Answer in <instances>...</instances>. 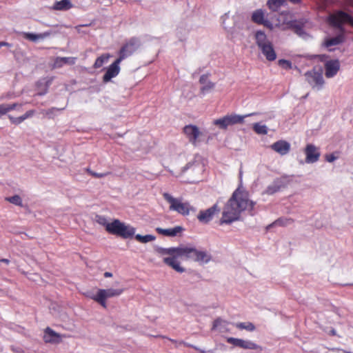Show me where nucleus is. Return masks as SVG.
I'll list each match as a JSON object with an SVG mask.
<instances>
[{"label":"nucleus","instance_id":"obj_35","mask_svg":"<svg viewBox=\"0 0 353 353\" xmlns=\"http://www.w3.org/2000/svg\"><path fill=\"white\" fill-rule=\"evenodd\" d=\"M284 2L285 0H268V6L271 10L276 12L283 5Z\"/></svg>","mask_w":353,"mask_h":353},{"label":"nucleus","instance_id":"obj_55","mask_svg":"<svg viewBox=\"0 0 353 353\" xmlns=\"http://www.w3.org/2000/svg\"><path fill=\"white\" fill-rule=\"evenodd\" d=\"M344 2L348 5L353 7V0H345Z\"/></svg>","mask_w":353,"mask_h":353},{"label":"nucleus","instance_id":"obj_25","mask_svg":"<svg viewBox=\"0 0 353 353\" xmlns=\"http://www.w3.org/2000/svg\"><path fill=\"white\" fill-rule=\"evenodd\" d=\"M76 61L74 57H57L54 61L53 68H59L65 64L74 65Z\"/></svg>","mask_w":353,"mask_h":353},{"label":"nucleus","instance_id":"obj_17","mask_svg":"<svg viewBox=\"0 0 353 353\" xmlns=\"http://www.w3.org/2000/svg\"><path fill=\"white\" fill-rule=\"evenodd\" d=\"M184 230L182 226H176L172 228L163 229L161 228H157L156 231L162 235L167 236H176Z\"/></svg>","mask_w":353,"mask_h":353},{"label":"nucleus","instance_id":"obj_42","mask_svg":"<svg viewBox=\"0 0 353 353\" xmlns=\"http://www.w3.org/2000/svg\"><path fill=\"white\" fill-rule=\"evenodd\" d=\"M94 221L99 225L104 226L105 230L107 229V225L110 223L107 218L102 215H96L94 217Z\"/></svg>","mask_w":353,"mask_h":353},{"label":"nucleus","instance_id":"obj_18","mask_svg":"<svg viewBox=\"0 0 353 353\" xmlns=\"http://www.w3.org/2000/svg\"><path fill=\"white\" fill-rule=\"evenodd\" d=\"M182 248L183 246L176 248L172 247L169 248L157 247L156 248V251L161 255H169L170 256H172L176 255H181L182 254Z\"/></svg>","mask_w":353,"mask_h":353},{"label":"nucleus","instance_id":"obj_45","mask_svg":"<svg viewBox=\"0 0 353 353\" xmlns=\"http://www.w3.org/2000/svg\"><path fill=\"white\" fill-rule=\"evenodd\" d=\"M279 65L285 69H290L292 68V63L285 59H280L279 61Z\"/></svg>","mask_w":353,"mask_h":353},{"label":"nucleus","instance_id":"obj_33","mask_svg":"<svg viewBox=\"0 0 353 353\" xmlns=\"http://www.w3.org/2000/svg\"><path fill=\"white\" fill-rule=\"evenodd\" d=\"M65 108H51L48 110H42L41 113L44 116L48 117V119H53L57 115V112L64 110Z\"/></svg>","mask_w":353,"mask_h":353},{"label":"nucleus","instance_id":"obj_2","mask_svg":"<svg viewBox=\"0 0 353 353\" xmlns=\"http://www.w3.org/2000/svg\"><path fill=\"white\" fill-rule=\"evenodd\" d=\"M165 200L170 203V210L175 211L180 214L187 216L190 212H195L196 209L188 202H183L182 198H174L170 194L165 192L163 194Z\"/></svg>","mask_w":353,"mask_h":353},{"label":"nucleus","instance_id":"obj_56","mask_svg":"<svg viewBox=\"0 0 353 353\" xmlns=\"http://www.w3.org/2000/svg\"><path fill=\"white\" fill-rule=\"evenodd\" d=\"M112 276V274L111 272H105L104 273V276L105 277H111Z\"/></svg>","mask_w":353,"mask_h":353},{"label":"nucleus","instance_id":"obj_6","mask_svg":"<svg viewBox=\"0 0 353 353\" xmlns=\"http://www.w3.org/2000/svg\"><path fill=\"white\" fill-rule=\"evenodd\" d=\"M329 22L332 26L337 28L341 31L343 30L342 25L344 23H349L353 26V18L347 13L341 10L330 14Z\"/></svg>","mask_w":353,"mask_h":353},{"label":"nucleus","instance_id":"obj_4","mask_svg":"<svg viewBox=\"0 0 353 353\" xmlns=\"http://www.w3.org/2000/svg\"><path fill=\"white\" fill-rule=\"evenodd\" d=\"M181 254H185V259H190L201 264L208 263L212 259L208 252L187 246H183Z\"/></svg>","mask_w":353,"mask_h":353},{"label":"nucleus","instance_id":"obj_47","mask_svg":"<svg viewBox=\"0 0 353 353\" xmlns=\"http://www.w3.org/2000/svg\"><path fill=\"white\" fill-rule=\"evenodd\" d=\"M6 105V112L7 113L11 110H13L14 109H15V108L17 106H18V103H12V104H5Z\"/></svg>","mask_w":353,"mask_h":353},{"label":"nucleus","instance_id":"obj_23","mask_svg":"<svg viewBox=\"0 0 353 353\" xmlns=\"http://www.w3.org/2000/svg\"><path fill=\"white\" fill-rule=\"evenodd\" d=\"M256 43L259 48L272 43V42L268 39L266 34L263 31H256L254 35Z\"/></svg>","mask_w":353,"mask_h":353},{"label":"nucleus","instance_id":"obj_48","mask_svg":"<svg viewBox=\"0 0 353 353\" xmlns=\"http://www.w3.org/2000/svg\"><path fill=\"white\" fill-rule=\"evenodd\" d=\"M229 18V13H225L224 15H223L221 17V20H222V25L223 26V28L225 29V30H228V27L226 26L225 25V20Z\"/></svg>","mask_w":353,"mask_h":353},{"label":"nucleus","instance_id":"obj_58","mask_svg":"<svg viewBox=\"0 0 353 353\" xmlns=\"http://www.w3.org/2000/svg\"><path fill=\"white\" fill-rule=\"evenodd\" d=\"M292 3H299L301 0H289Z\"/></svg>","mask_w":353,"mask_h":353},{"label":"nucleus","instance_id":"obj_40","mask_svg":"<svg viewBox=\"0 0 353 353\" xmlns=\"http://www.w3.org/2000/svg\"><path fill=\"white\" fill-rule=\"evenodd\" d=\"M343 37L341 35L336 36L335 37L326 40L325 45L326 47H330L333 46H336L342 43Z\"/></svg>","mask_w":353,"mask_h":353},{"label":"nucleus","instance_id":"obj_5","mask_svg":"<svg viewBox=\"0 0 353 353\" xmlns=\"http://www.w3.org/2000/svg\"><path fill=\"white\" fill-rule=\"evenodd\" d=\"M141 41L137 37H132L123 44L119 52V58L122 61L135 52L141 46Z\"/></svg>","mask_w":353,"mask_h":353},{"label":"nucleus","instance_id":"obj_49","mask_svg":"<svg viewBox=\"0 0 353 353\" xmlns=\"http://www.w3.org/2000/svg\"><path fill=\"white\" fill-rule=\"evenodd\" d=\"M261 25H263L264 26L269 28L270 29H272L273 28L272 23L267 19H264L263 23H262Z\"/></svg>","mask_w":353,"mask_h":353},{"label":"nucleus","instance_id":"obj_16","mask_svg":"<svg viewBox=\"0 0 353 353\" xmlns=\"http://www.w3.org/2000/svg\"><path fill=\"white\" fill-rule=\"evenodd\" d=\"M271 148L280 154L281 155H285L288 154L290 150V145L285 141H278L271 145Z\"/></svg>","mask_w":353,"mask_h":353},{"label":"nucleus","instance_id":"obj_52","mask_svg":"<svg viewBox=\"0 0 353 353\" xmlns=\"http://www.w3.org/2000/svg\"><path fill=\"white\" fill-rule=\"evenodd\" d=\"M86 296L93 299L94 301H95V299L96 296H97V293L96 294H94V293L91 292H88L86 294H85Z\"/></svg>","mask_w":353,"mask_h":353},{"label":"nucleus","instance_id":"obj_31","mask_svg":"<svg viewBox=\"0 0 353 353\" xmlns=\"http://www.w3.org/2000/svg\"><path fill=\"white\" fill-rule=\"evenodd\" d=\"M72 8V3L69 0L57 1L53 6V9L57 10H68Z\"/></svg>","mask_w":353,"mask_h":353},{"label":"nucleus","instance_id":"obj_26","mask_svg":"<svg viewBox=\"0 0 353 353\" xmlns=\"http://www.w3.org/2000/svg\"><path fill=\"white\" fill-rule=\"evenodd\" d=\"M34 114V110H30L27 111L24 114L19 117H14L11 115L8 116V118L12 123L15 125H19L23 121H24L26 119L32 117Z\"/></svg>","mask_w":353,"mask_h":353},{"label":"nucleus","instance_id":"obj_43","mask_svg":"<svg viewBox=\"0 0 353 353\" xmlns=\"http://www.w3.org/2000/svg\"><path fill=\"white\" fill-rule=\"evenodd\" d=\"M6 200L10 203L14 204L16 205L21 206L22 205V199L19 195H14L13 196L6 198Z\"/></svg>","mask_w":353,"mask_h":353},{"label":"nucleus","instance_id":"obj_51","mask_svg":"<svg viewBox=\"0 0 353 353\" xmlns=\"http://www.w3.org/2000/svg\"><path fill=\"white\" fill-rule=\"evenodd\" d=\"M7 113L5 104L0 105V115H3Z\"/></svg>","mask_w":353,"mask_h":353},{"label":"nucleus","instance_id":"obj_29","mask_svg":"<svg viewBox=\"0 0 353 353\" xmlns=\"http://www.w3.org/2000/svg\"><path fill=\"white\" fill-rule=\"evenodd\" d=\"M291 27L294 32L302 39H307L310 37V35L305 32L303 27L296 22L292 23Z\"/></svg>","mask_w":353,"mask_h":353},{"label":"nucleus","instance_id":"obj_12","mask_svg":"<svg viewBox=\"0 0 353 353\" xmlns=\"http://www.w3.org/2000/svg\"><path fill=\"white\" fill-rule=\"evenodd\" d=\"M183 132L189 139V141L194 145H196L198 138L201 134L199 129L196 125H188L183 128Z\"/></svg>","mask_w":353,"mask_h":353},{"label":"nucleus","instance_id":"obj_8","mask_svg":"<svg viewBox=\"0 0 353 353\" xmlns=\"http://www.w3.org/2000/svg\"><path fill=\"white\" fill-rule=\"evenodd\" d=\"M306 81L312 89L319 91L323 88L324 79L321 72L315 70L308 71L305 74Z\"/></svg>","mask_w":353,"mask_h":353},{"label":"nucleus","instance_id":"obj_34","mask_svg":"<svg viewBox=\"0 0 353 353\" xmlns=\"http://www.w3.org/2000/svg\"><path fill=\"white\" fill-rule=\"evenodd\" d=\"M110 57V55L109 54H103L99 57L94 63V68H99L102 67L104 63H106L108 61Z\"/></svg>","mask_w":353,"mask_h":353},{"label":"nucleus","instance_id":"obj_27","mask_svg":"<svg viewBox=\"0 0 353 353\" xmlns=\"http://www.w3.org/2000/svg\"><path fill=\"white\" fill-rule=\"evenodd\" d=\"M294 220L291 218H287V217H281L278 219H276L275 221H274L272 223L270 224L267 226V230H269L270 228L274 225H279V226H288L289 225H291L293 223Z\"/></svg>","mask_w":353,"mask_h":353},{"label":"nucleus","instance_id":"obj_53","mask_svg":"<svg viewBox=\"0 0 353 353\" xmlns=\"http://www.w3.org/2000/svg\"><path fill=\"white\" fill-rule=\"evenodd\" d=\"M188 346L189 347H194V349L197 350H199L201 353H212V350H208V351H205V350H200L199 348L192 345H188Z\"/></svg>","mask_w":353,"mask_h":353},{"label":"nucleus","instance_id":"obj_21","mask_svg":"<svg viewBox=\"0 0 353 353\" xmlns=\"http://www.w3.org/2000/svg\"><path fill=\"white\" fill-rule=\"evenodd\" d=\"M43 340L46 343H57L60 341V335L50 327L45 330Z\"/></svg>","mask_w":353,"mask_h":353},{"label":"nucleus","instance_id":"obj_37","mask_svg":"<svg viewBox=\"0 0 353 353\" xmlns=\"http://www.w3.org/2000/svg\"><path fill=\"white\" fill-rule=\"evenodd\" d=\"M234 325L236 327L240 330H246L250 332H252L255 330L254 325L250 322L236 323Z\"/></svg>","mask_w":353,"mask_h":353},{"label":"nucleus","instance_id":"obj_10","mask_svg":"<svg viewBox=\"0 0 353 353\" xmlns=\"http://www.w3.org/2000/svg\"><path fill=\"white\" fill-rule=\"evenodd\" d=\"M122 60L119 58L117 59L107 69L106 72L103 77V81L107 83L112 78L117 77L120 72L119 64Z\"/></svg>","mask_w":353,"mask_h":353},{"label":"nucleus","instance_id":"obj_13","mask_svg":"<svg viewBox=\"0 0 353 353\" xmlns=\"http://www.w3.org/2000/svg\"><path fill=\"white\" fill-rule=\"evenodd\" d=\"M305 162L307 163H314L316 162L320 157V152L318 148L313 144L307 145L305 149Z\"/></svg>","mask_w":353,"mask_h":353},{"label":"nucleus","instance_id":"obj_3","mask_svg":"<svg viewBox=\"0 0 353 353\" xmlns=\"http://www.w3.org/2000/svg\"><path fill=\"white\" fill-rule=\"evenodd\" d=\"M135 228L130 225H125L119 219H114L107 225L106 231L112 234L129 239L132 237L135 233Z\"/></svg>","mask_w":353,"mask_h":353},{"label":"nucleus","instance_id":"obj_15","mask_svg":"<svg viewBox=\"0 0 353 353\" xmlns=\"http://www.w3.org/2000/svg\"><path fill=\"white\" fill-rule=\"evenodd\" d=\"M340 68V63L338 60H330L325 63V77L327 78H332L334 77Z\"/></svg>","mask_w":353,"mask_h":353},{"label":"nucleus","instance_id":"obj_19","mask_svg":"<svg viewBox=\"0 0 353 353\" xmlns=\"http://www.w3.org/2000/svg\"><path fill=\"white\" fill-rule=\"evenodd\" d=\"M51 34L50 32H44L39 34H34L32 32H23V37L32 42H37L43 40Z\"/></svg>","mask_w":353,"mask_h":353},{"label":"nucleus","instance_id":"obj_54","mask_svg":"<svg viewBox=\"0 0 353 353\" xmlns=\"http://www.w3.org/2000/svg\"><path fill=\"white\" fill-rule=\"evenodd\" d=\"M2 46H11V44L5 41H0V48Z\"/></svg>","mask_w":353,"mask_h":353},{"label":"nucleus","instance_id":"obj_7","mask_svg":"<svg viewBox=\"0 0 353 353\" xmlns=\"http://www.w3.org/2000/svg\"><path fill=\"white\" fill-rule=\"evenodd\" d=\"M123 292V288H108L99 289L95 301L99 303L103 307L106 308V299L120 296Z\"/></svg>","mask_w":353,"mask_h":353},{"label":"nucleus","instance_id":"obj_59","mask_svg":"<svg viewBox=\"0 0 353 353\" xmlns=\"http://www.w3.org/2000/svg\"><path fill=\"white\" fill-rule=\"evenodd\" d=\"M3 99V97H0V100H1V99Z\"/></svg>","mask_w":353,"mask_h":353},{"label":"nucleus","instance_id":"obj_32","mask_svg":"<svg viewBox=\"0 0 353 353\" xmlns=\"http://www.w3.org/2000/svg\"><path fill=\"white\" fill-rule=\"evenodd\" d=\"M265 19V14L263 10L259 9L253 12L252 14V21L256 23L261 24Z\"/></svg>","mask_w":353,"mask_h":353},{"label":"nucleus","instance_id":"obj_20","mask_svg":"<svg viewBox=\"0 0 353 353\" xmlns=\"http://www.w3.org/2000/svg\"><path fill=\"white\" fill-rule=\"evenodd\" d=\"M262 54L265 57L266 59L269 61H273L276 59V54L272 46V43L263 46L259 48Z\"/></svg>","mask_w":353,"mask_h":353},{"label":"nucleus","instance_id":"obj_46","mask_svg":"<svg viewBox=\"0 0 353 353\" xmlns=\"http://www.w3.org/2000/svg\"><path fill=\"white\" fill-rule=\"evenodd\" d=\"M86 170L89 174H90L92 176H93L96 178H103L104 176H106L109 174V172L97 173V172L92 171L89 168H87Z\"/></svg>","mask_w":353,"mask_h":353},{"label":"nucleus","instance_id":"obj_57","mask_svg":"<svg viewBox=\"0 0 353 353\" xmlns=\"http://www.w3.org/2000/svg\"><path fill=\"white\" fill-rule=\"evenodd\" d=\"M1 262L5 263L6 264H8L10 263V261L7 259H2L0 260Z\"/></svg>","mask_w":353,"mask_h":353},{"label":"nucleus","instance_id":"obj_22","mask_svg":"<svg viewBox=\"0 0 353 353\" xmlns=\"http://www.w3.org/2000/svg\"><path fill=\"white\" fill-rule=\"evenodd\" d=\"M258 113L254 112L243 116H241L236 114L226 115L228 125H232L237 123H241L243 122V119L250 116L257 114Z\"/></svg>","mask_w":353,"mask_h":353},{"label":"nucleus","instance_id":"obj_24","mask_svg":"<svg viewBox=\"0 0 353 353\" xmlns=\"http://www.w3.org/2000/svg\"><path fill=\"white\" fill-rule=\"evenodd\" d=\"M199 83L203 85L201 88V92L203 94L209 92L214 87V83L208 80V76L206 74L201 76Z\"/></svg>","mask_w":353,"mask_h":353},{"label":"nucleus","instance_id":"obj_39","mask_svg":"<svg viewBox=\"0 0 353 353\" xmlns=\"http://www.w3.org/2000/svg\"><path fill=\"white\" fill-rule=\"evenodd\" d=\"M135 239L140 243H146L154 241L156 239V236L152 234H147L145 236L137 234L135 235Z\"/></svg>","mask_w":353,"mask_h":353},{"label":"nucleus","instance_id":"obj_50","mask_svg":"<svg viewBox=\"0 0 353 353\" xmlns=\"http://www.w3.org/2000/svg\"><path fill=\"white\" fill-rule=\"evenodd\" d=\"M325 159H326L327 161L331 163V162L334 161L336 159V157H335L333 154H331L329 155H326Z\"/></svg>","mask_w":353,"mask_h":353},{"label":"nucleus","instance_id":"obj_11","mask_svg":"<svg viewBox=\"0 0 353 353\" xmlns=\"http://www.w3.org/2000/svg\"><path fill=\"white\" fill-rule=\"evenodd\" d=\"M219 211L220 209L218 205L214 204L211 208L205 210H201L197 216V219L200 222L207 223L210 222L212 219L214 215Z\"/></svg>","mask_w":353,"mask_h":353},{"label":"nucleus","instance_id":"obj_30","mask_svg":"<svg viewBox=\"0 0 353 353\" xmlns=\"http://www.w3.org/2000/svg\"><path fill=\"white\" fill-rule=\"evenodd\" d=\"M239 347L245 349V350H262L261 346H259L256 343L252 342V341L243 340V339H241Z\"/></svg>","mask_w":353,"mask_h":353},{"label":"nucleus","instance_id":"obj_38","mask_svg":"<svg viewBox=\"0 0 353 353\" xmlns=\"http://www.w3.org/2000/svg\"><path fill=\"white\" fill-rule=\"evenodd\" d=\"M51 82H52V79H48V80L42 79V80H40L39 81H38V83L37 84L38 88H39L40 86L44 87L43 90L38 92V94L39 95L46 94L48 92V87L51 84Z\"/></svg>","mask_w":353,"mask_h":353},{"label":"nucleus","instance_id":"obj_9","mask_svg":"<svg viewBox=\"0 0 353 353\" xmlns=\"http://www.w3.org/2000/svg\"><path fill=\"white\" fill-rule=\"evenodd\" d=\"M287 184L288 180L286 177L276 178L267 187L263 194L272 195L274 193L279 192L281 189L285 188Z\"/></svg>","mask_w":353,"mask_h":353},{"label":"nucleus","instance_id":"obj_14","mask_svg":"<svg viewBox=\"0 0 353 353\" xmlns=\"http://www.w3.org/2000/svg\"><path fill=\"white\" fill-rule=\"evenodd\" d=\"M179 258L185 259V254L165 257L163 262L168 266L172 268L177 272L182 273L185 272V269L180 266V263L177 261Z\"/></svg>","mask_w":353,"mask_h":353},{"label":"nucleus","instance_id":"obj_41","mask_svg":"<svg viewBox=\"0 0 353 353\" xmlns=\"http://www.w3.org/2000/svg\"><path fill=\"white\" fill-rule=\"evenodd\" d=\"M213 123L214 125L219 126L221 129H226L228 126H229L226 116L214 120Z\"/></svg>","mask_w":353,"mask_h":353},{"label":"nucleus","instance_id":"obj_28","mask_svg":"<svg viewBox=\"0 0 353 353\" xmlns=\"http://www.w3.org/2000/svg\"><path fill=\"white\" fill-rule=\"evenodd\" d=\"M228 325V322L219 318L214 321L213 326H212V329L213 330H217L220 332H225L228 331V327H227Z\"/></svg>","mask_w":353,"mask_h":353},{"label":"nucleus","instance_id":"obj_44","mask_svg":"<svg viewBox=\"0 0 353 353\" xmlns=\"http://www.w3.org/2000/svg\"><path fill=\"white\" fill-rule=\"evenodd\" d=\"M241 339H237L234 337H229L227 339V342L230 344L233 345L236 347H240Z\"/></svg>","mask_w":353,"mask_h":353},{"label":"nucleus","instance_id":"obj_36","mask_svg":"<svg viewBox=\"0 0 353 353\" xmlns=\"http://www.w3.org/2000/svg\"><path fill=\"white\" fill-rule=\"evenodd\" d=\"M254 131L258 134H267L268 128L265 125H262L260 123H256L253 125Z\"/></svg>","mask_w":353,"mask_h":353},{"label":"nucleus","instance_id":"obj_1","mask_svg":"<svg viewBox=\"0 0 353 353\" xmlns=\"http://www.w3.org/2000/svg\"><path fill=\"white\" fill-rule=\"evenodd\" d=\"M254 205L247 192L236 189L223 208L221 223L230 224L238 220L243 211H251Z\"/></svg>","mask_w":353,"mask_h":353}]
</instances>
